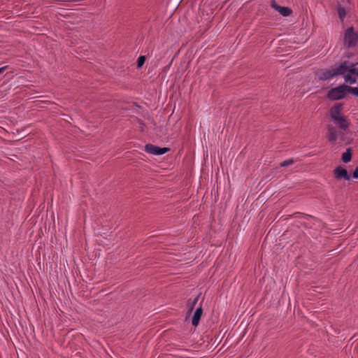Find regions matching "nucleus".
Returning <instances> with one entry per match:
<instances>
[{
	"label": "nucleus",
	"mask_w": 358,
	"mask_h": 358,
	"mask_svg": "<svg viewBox=\"0 0 358 358\" xmlns=\"http://www.w3.org/2000/svg\"><path fill=\"white\" fill-rule=\"evenodd\" d=\"M338 75L343 76L346 83L352 85L358 79V68L356 64L345 61L338 65Z\"/></svg>",
	"instance_id": "1"
},
{
	"label": "nucleus",
	"mask_w": 358,
	"mask_h": 358,
	"mask_svg": "<svg viewBox=\"0 0 358 358\" xmlns=\"http://www.w3.org/2000/svg\"><path fill=\"white\" fill-rule=\"evenodd\" d=\"M347 92L358 97V87H350L345 85H341L336 87L331 88L328 92L327 96L329 99L336 101L343 99Z\"/></svg>",
	"instance_id": "2"
},
{
	"label": "nucleus",
	"mask_w": 358,
	"mask_h": 358,
	"mask_svg": "<svg viewBox=\"0 0 358 358\" xmlns=\"http://www.w3.org/2000/svg\"><path fill=\"white\" fill-rule=\"evenodd\" d=\"M343 44L345 47H355L358 44V32L352 27L348 28L344 34Z\"/></svg>",
	"instance_id": "3"
},
{
	"label": "nucleus",
	"mask_w": 358,
	"mask_h": 358,
	"mask_svg": "<svg viewBox=\"0 0 358 358\" xmlns=\"http://www.w3.org/2000/svg\"><path fill=\"white\" fill-rule=\"evenodd\" d=\"M338 65L330 69H322L315 73L320 80H327L335 76H338Z\"/></svg>",
	"instance_id": "4"
},
{
	"label": "nucleus",
	"mask_w": 358,
	"mask_h": 358,
	"mask_svg": "<svg viewBox=\"0 0 358 358\" xmlns=\"http://www.w3.org/2000/svg\"><path fill=\"white\" fill-rule=\"evenodd\" d=\"M145 150L148 153L154 155H162L170 150L169 148H160L159 146L148 143L145 146Z\"/></svg>",
	"instance_id": "5"
},
{
	"label": "nucleus",
	"mask_w": 358,
	"mask_h": 358,
	"mask_svg": "<svg viewBox=\"0 0 358 358\" xmlns=\"http://www.w3.org/2000/svg\"><path fill=\"white\" fill-rule=\"evenodd\" d=\"M334 176L336 180L344 179L345 180H350V176L348 174V171L341 166H337L334 170Z\"/></svg>",
	"instance_id": "6"
},
{
	"label": "nucleus",
	"mask_w": 358,
	"mask_h": 358,
	"mask_svg": "<svg viewBox=\"0 0 358 358\" xmlns=\"http://www.w3.org/2000/svg\"><path fill=\"white\" fill-rule=\"evenodd\" d=\"M341 109H342V104L341 103H337L334 107H332L330 110V117L331 120L334 121H336L339 117L343 116V115L341 114Z\"/></svg>",
	"instance_id": "7"
},
{
	"label": "nucleus",
	"mask_w": 358,
	"mask_h": 358,
	"mask_svg": "<svg viewBox=\"0 0 358 358\" xmlns=\"http://www.w3.org/2000/svg\"><path fill=\"white\" fill-rule=\"evenodd\" d=\"M334 122L336 126L344 131H346L350 125V122L345 115L339 117V118L334 121Z\"/></svg>",
	"instance_id": "8"
},
{
	"label": "nucleus",
	"mask_w": 358,
	"mask_h": 358,
	"mask_svg": "<svg viewBox=\"0 0 358 358\" xmlns=\"http://www.w3.org/2000/svg\"><path fill=\"white\" fill-rule=\"evenodd\" d=\"M271 6L284 17L289 16L292 13L290 8L278 5L275 3V1L271 2Z\"/></svg>",
	"instance_id": "9"
},
{
	"label": "nucleus",
	"mask_w": 358,
	"mask_h": 358,
	"mask_svg": "<svg viewBox=\"0 0 358 358\" xmlns=\"http://www.w3.org/2000/svg\"><path fill=\"white\" fill-rule=\"evenodd\" d=\"M202 314H203L202 308L201 306L198 307L196 309V310L194 311L192 319V324L194 327L198 326L199 321L201 320V317L202 316Z\"/></svg>",
	"instance_id": "10"
},
{
	"label": "nucleus",
	"mask_w": 358,
	"mask_h": 358,
	"mask_svg": "<svg viewBox=\"0 0 358 358\" xmlns=\"http://www.w3.org/2000/svg\"><path fill=\"white\" fill-rule=\"evenodd\" d=\"M329 136L328 139L331 143H335L338 138V132L336 129L331 126L328 127Z\"/></svg>",
	"instance_id": "11"
},
{
	"label": "nucleus",
	"mask_w": 358,
	"mask_h": 358,
	"mask_svg": "<svg viewBox=\"0 0 358 358\" xmlns=\"http://www.w3.org/2000/svg\"><path fill=\"white\" fill-rule=\"evenodd\" d=\"M201 294H199L193 300L189 299L187 301V306L188 308L187 313H191L194 308L196 303H197Z\"/></svg>",
	"instance_id": "12"
},
{
	"label": "nucleus",
	"mask_w": 358,
	"mask_h": 358,
	"mask_svg": "<svg viewBox=\"0 0 358 358\" xmlns=\"http://www.w3.org/2000/svg\"><path fill=\"white\" fill-rule=\"evenodd\" d=\"M352 159V153L350 148H348L345 152L342 155V161L344 163H348L350 162Z\"/></svg>",
	"instance_id": "13"
},
{
	"label": "nucleus",
	"mask_w": 358,
	"mask_h": 358,
	"mask_svg": "<svg viewBox=\"0 0 358 358\" xmlns=\"http://www.w3.org/2000/svg\"><path fill=\"white\" fill-rule=\"evenodd\" d=\"M145 60H146V57L145 55H141L137 59L136 68L138 69H141L142 66H143V64H145Z\"/></svg>",
	"instance_id": "14"
},
{
	"label": "nucleus",
	"mask_w": 358,
	"mask_h": 358,
	"mask_svg": "<svg viewBox=\"0 0 358 358\" xmlns=\"http://www.w3.org/2000/svg\"><path fill=\"white\" fill-rule=\"evenodd\" d=\"M293 163H294V160L292 159H286V160L283 161L282 162H281L280 166L285 167V166L292 165Z\"/></svg>",
	"instance_id": "15"
},
{
	"label": "nucleus",
	"mask_w": 358,
	"mask_h": 358,
	"mask_svg": "<svg viewBox=\"0 0 358 358\" xmlns=\"http://www.w3.org/2000/svg\"><path fill=\"white\" fill-rule=\"evenodd\" d=\"M338 14L341 19H343L345 16V9L343 7H339L338 8Z\"/></svg>",
	"instance_id": "16"
},
{
	"label": "nucleus",
	"mask_w": 358,
	"mask_h": 358,
	"mask_svg": "<svg viewBox=\"0 0 358 358\" xmlns=\"http://www.w3.org/2000/svg\"><path fill=\"white\" fill-rule=\"evenodd\" d=\"M352 177L355 179H358V166L355 168L352 173Z\"/></svg>",
	"instance_id": "17"
},
{
	"label": "nucleus",
	"mask_w": 358,
	"mask_h": 358,
	"mask_svg": "<svg viewBox=\"0 0 358 358\" xmlns=\"http://www.w3.org/2000/svg\"><path fill=\"white\" fill-rule=\"evenodd\" d=\"M8 67V66H5L0 68V74Z\"/></svg>",
	"instance_id": "18"
},
{
	"label": "nucleus",
	"mask_w": 358,
	"mask_h": 358,
	"mask_svg": "<svg viewBox=\"0 0 358 358\" xmlns=\"http://www.w3.org/2000/svg\"><path fill=\"white\" fill-rule=\"evenodd\" d=\"M133 104L137 107H139V106L138 105V103L136 102H134Z\"/></svg>",
	"instance_id": "19"
}]
</instances>
